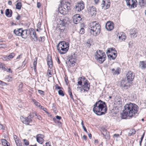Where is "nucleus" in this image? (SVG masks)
I'll list each match as a JSON object with an SVG mask.
<instances>
[{
	"instance_id": "obj_1",
	"label": "nucleus",
	"mask_w": 146,
	"mask_h": 146,
	"mask_svg": "<svg viewBox=\"0 0 146 146\" xmlns=\"http://www.w3.org/2000/svg\"><path fill=\"white\" fill-rule=\"evenodd\" d=\"M138 107L135 104L131 103L126 104L124 106V109L121 114L123 119H126L127 117H134L138 111Z\"/></svg>"
},
{
	"instance_id": "obj_2",
	"label": "nucleus",
	"mask_w": 146,
	"mask_h": 146,
	"mask_svg": "<svg viewBox=\"0 0 146 146\" xmlns=\"http://www.w3.org/2000/svg\"><path fill=\"white\" fill-rule=\"evenodd\" d=\"M93 110L95 113L98 115L105 114L107 111L106 103L101 100H99L94 105Z\"/></svg>"
},
{
	"instance_id": "obj_3",
	"label": "nucleus",
	"mask_w": 146,
	"mask_h": 146,
	"mask_svg": "<svg viewBox=\"0 0 146 146\" xmlns=\"http://www.w3.org/2000/svg\"><path fill=\"white\" fill-rule=\"evenodd\" d=\"M90 25L91 34L94 36L99 35L101 31V26L100 24L95 21L92 22Z\"/></svg>"
},
{
	"instance_id": "obj_4",
	"label": "nucleus",
	"mask_w": 146,
	"mask_h": 146,
	"mask_svg": "<svg viewBox=\"0 0 146 146\" xmlns=\"http://www.w3.org/2000/svg\"><path fill=\"white\" fill-rule=\"evenodd\" d=\"M69 44L65 41L61 42L57 46V50L60 54L65 53L68 50Z\"/></svg>"
},
{
	"instance_id": "obj_5",
	"label": "nucleus",
	"mask_w": 146,
	"mask_h": 146,
	"mask_svg": "<svg viewBox=\"0 0 146 146\" xmlns=\"http://www.w3.org/2000/svg\"><path fill=\"white\" fill-rule=\"evenodd\" d=\"M106 57L105 54L103 51L100 50L96 52L95 59L100 63H102L105 60Z\"/></svg>"
},
{
	"instance_id": "obj_6",
	"label": "nucleus",
	"mask_w": 146,
	"mask_h": 146,
	"mask_svg": "<svg viewBox=\"0 0 146 146\" xmlns=\"http://www.w3.org/2000/svg\"><path fill=\"white\" fill-rule=\"evenodd\" d=\"M66 23L65 19H60L58 23L57 28L59 30L60 32H62L65 29V25Z\"/></svg>"
},
{
	"instance_id": "obj_7",
	"label": "nucleus",
	"mask_w": 146,
	"mask_h": 146,
	"mask_svg": "<svg viewBox=\"0 0 146 146\" xmlns=\"http://www.w3.org/2000/svg\"><path fill=\"white\" fill-rule=\"evenodd\" d=\"M76 59L74 54L68 56L67 58L66 63L69 65L70 66H73L76 62Z\"/></svg>"
},
{
	"instance_id": "obj_8",
	"label": "nucleus",
	"mask_w": 146,
	"mask_h": 146,
	"mask_svg": "<svg viewBox=\"0 0 146 146\" xmlns=\"http://www.w3.org/2000/svg\"><path fill=\"white\" fill-rule=\"evenodd\" d=\"M83 83L84 84L81 88L80 90L84 92L86 91L88 92L90 89V84L87 80H86L85 82L83 81Z\"/></svg>"
},
{
	"instance_id": "obj_9",
	"label": "nucleus",
	"mask_w": 146,
	"mask_h": 146,
	"mask_svg": "<svg viewBox=\"0 0 146 146\" xmlns=\"http://www.w3.org/2000/svg\"><path fill=\"white\" fill-rule=\"evenodd\" d=\"M135 74L131 71H128L126 74V78L127 81H132L135 77Z\"/></svg>"
},
{
	"instance_id": "obj_10",
	"label": "nucleus",
	"mask_w": 146,
	"mask_h": 146,
	"mask_svg": "<svg viewBox=\"0 0 146 146\" xmlns=\"http://www.w3.org/2000/svg\"><path fill=\"white\" fill-rule=\"evenodd\" d=\"M126 2L127 5L131 8H134L137 5L136 0H127Z\"/></svg>"
},
{
	"instance_id": "obj_11",
	"label": "nucleus",
	"mask_w": 146,
	"mask_h": 146,
	"mask_svg": "<svg viewBox=\"0 0 146 146\" xmlns=\"http://www.w3.org/2000/svg\"><path fill=\"white\" fill-rule=\"evenodd\" d=\"M84 5L83 2L81 1L80 3H77L76 5V11L79 12L84 9Z\"/></svg>"
},
{
	"instance_id": "obj_12",
	"label": "nucleus",
	"mask_w": 146,
	"mask_h": 146,
	"mask_svg": "<svg viewBox=\"0 0 146 146\" xmlns=\"http://www.w3.org/2000/svg\"><path fill=\"white\" fill-rule=\"evenodd\" d=\"M106 1L103 0L101 5L102 9H104L108 8L110 7V0H108L107 1L106 0Z\"/></svg>"
},
{
	"instance_id": "obj_13",
	"label": "nucleus",
	"mask_w": 146,
	"mask_h": 146,
	"mask_svg": "<svg viewBox=\"0 0 146 146\" xmlns=\"http://www.w3.org/2000/svg\"><path fill=\"white\" fill-rule=\"evenodd\" d=\"M32 121L31 115H30L27 117L23 118L22 119L23 123L27 125H29V123Z\"/></svg>"
},
{
	"instance_id": "obj_14",
	"label": "nucleus",
	"mask_w": 146,
	"mask_h": 146,
	"mask_svg": "<svg viewBox=\"0 0 146 146\" xmlns=\"http://www.w3.org/2000/svg\"><path fill=\"white\" fill-rule=\"evenodd\" d=\"M73 19L74 23L76 24L79 23L81 21L82 19L79 14H76L74 15L73 17Z\"/></svg>"
},
{
	"instance_id": "obj_15",
	"label": "nucleus",
	"mask_w": 146,
	"mask_h": 146,
	"mask_svg": "<svg viewBox=\"0 0 146 146\" xmlns=\"http://www.w3.org/2000/svg\"><path fill=\"white\" fill-rule=\"evenodd\" d=\"M117 36L119 38L120 41H124L126 38V36L125 34L122 32H121L118 33Z\"/></svg>"
},
{
	"instance_id": "obj_16",
	"label": "nucleus",
	"mask_w": 146,
	"mask_h": 146,
	"mask_svg": "<svg viewBox=\"0 0 146 146\" xmlns=\"http://www.w3.org/2000/svg\"><path fill=\"white\" fill-rule=\"evenodd\" d=\"M96 9L95 7L92 6L88 8V13L92 16L95 15L96 13Z\"/></svg>"
},
{
	"instance_id": "obj_17",
	"label": "nucleus",
	"mask_w": 146,
	"mask_h": 146,
	"mask_svg": "<svg viewBox=\"0 0 146 146\" xmlns=\"http://www.w3.org/2000/svg\"><path fill=\"white\" fill-rule=\"evenodd\" d=\"M113 25V22L110 21L107 22L106 25V29L109 31L112 30L114 28Z\"/></svg>"
},
{
	"instance_id": "obj_18",
	"label": "nucleus",
	"mask_w": 146,
	"mask_h": 146,
	"mask_svg": "<svg viewBox=\"0 0 146 146\" xmlns=\"http://www.w3.org/2000/svg\"><path fill=\"white\" fill-rule=\"evenodd\" d=\"M137 33L138 31L136 29H134L130 30V35L132 37L134 38L137 37Z\"/></svg>"
},
{
	"instance_id": "obj_19",
	"label": "nucleus",
	"mask_w": 146,
	"mask_h": 146,
	"mask_svg": "<svg viewBox=\"0 0 146 146\" xmlns=\"http://www.w3.org/2000/svg\"><path fill=\"white\" fill-rule=\"evenodd\" d=\"M102 134L104 135V138L106 139H108L110 137L109 133L104 128L102 129Z\"/></svg>"
},
{
	"instance_id": "obj_20",
	"label": "nucleus",
	"mask_w": 146,
	"mask_h": 146,
	"mask_svg": "<svg viewBox=\"0 0 146 146\" xmlns=\"http://www.w3.org/2000/svg\"><path fill=\"white\" fill-rule=\"evenodd\" d=\"M44 135L42 134H39L36 135L37 141L39 143L42 144L43 142V138Z\"/></svg>"
},
{
	"instance_id": "obj_21",
	"label": "nucleus",
	"mask_w": 146,
	"mask_h": 146,
	"mask_svg": "<svg viewBox=\"0 0 146 146\" xmlns=\"http://www.w3.org/2000/svg\"><path fill=\"white\" fill-rule=\"evenodd\" d=\"M13 138L17 146H22L21 140L17 138L16 135H13Z\"/></svg>"
},
{
	"instance_id": "obj_22",
	"label": "nucleus",
	"mask_w": 146,
	"mask_h": 146,
	"mask_svg": "<svg viewBox=\"0 0 146 146\" xmlns=\"http://www.w3.org/2000/svg\"><path fill=\"white\" fill-rule=\"evenodd\" d=\"M23 29L19 28L15 29L13 31L14 33L16 35L21 36Z\"/></svg>"
},
{
	"instance_id": "obj_23",
	"label": "nucleus",
	"mask_w": 146,
	"mask_h": 146,
	"mask_svg": "<svg viewBox=\"0 0 146 146\" xmlns=\"http://www.w3.org/2000/svg\"><path fill=\"white\" fill-rule=\"evenodd\" d=\"M52 62L51 56H48L47 57V64L50 68H52Z\"/></svg>"
},
{
	"instance_id": "obj_24",
	"label": "nucleus",
	"mask_w": 146,
	"mask_h": 146,
	"mask_svg": "<svg viewBox=\"0 0 146 146\" xmlns=\"http://www.w3.org/2000/svg\"><path fill=\"white\" fill-rule=\"evenodd\" d=\"M107 55L108 58H111L112 60H114L117 56V51H114V52H112V54L111 53L110 54H108V53Z\"/></svg>"
},
{
	"instance_id": "obj_25",
	"label": "nucleus",
	"mask_w": 146,
	"mask_h": 146,
	"mask_svg": "<svg viewBox=\"0 0 146 146\" xmlns=\"http://www.w3.org/2000/svg\"><path fill=\"white\" fill-rule=\"evenodd\" d=\"M30 35L34 41H36L37 40V36L36 33L35 31H32L30 33Z\"/></svg>"
},
{
	"instance_id": "obj_26",
	"label": "nucleus",
	"mask_w": 146,
	"mask_h": 146,
	"mask_svg": "<svg viewBox=\"0 0 146 146\" xmlns=\"http://www.w3.org/2000/svg\"><path fill=\"white\" fill-rule=\"evenodd\" d=\"M70 4V2H66L65 4L63 5V7L65 9L66 12H68L71 9Z\"/></svg>"
},
{
	"instance_id": "obj_27",
	"label": "nucleus",
	"mask_w": 146,
	"mask_h": 146,
	"mask_svg": "<svg viewBox=\"0 0 146 146\" xmlns=\"http://www.w3.org/2000/svg\"><path fill=\"white\" fill-rule=\"evenodd\" d=\"M12 14V11L11 10L9 9H7L6 10L5 15L8 17H11Z\"/></svg>"
},
{
	"instance_id": "obj_28",
	"label": "nucleus",
	"mask_w": 146,
	"mask_h": 146,
	"mask_svg": "<svg viewBox=\"0 0 146 146\" xmlns=\"http://www.w3.org/2000/svg\"><path fill=\"white\" fill-rule=\"evenodd\" d=\"M28 30H23L22 32L21 36L23 38H25L27 36V33Z\"/></svg>"
},
{
	"instance_id": "obj_29",
	"label": "nucleus",
	"mask_w": 146,
	"mask_h": 146,
	"mask_svg": "<svg viewBox=\"0 0 146 146\" xmlns=\"http://www.w3.org/2000/svg\"><path fill=\"white\" fill-rule=\"evenodd\" d=\"M58 11L61 14H64L66 12V9L63 6L59 7Z\"/></svg>"
},
{
	"instance_id": "obj_30",
	"label": "nucleus",
	"mask_w": 146,
	"mask_h": 146,
	"mask_svg": "<svg viewBox=\"0 0 146 146\" xmlns=\"http://www.w3.org/2000/svg\"><path fill=\"white\" fill-rule=\"evenodd\" d=\"M61 119V117L58 115H56V118H53V120L56 123H59L60 122V121L59 120H57L56 119L59 120Z\"/></svg>"
},
{
	"instance_id": "obj_31",
	"label": "nucleus",
	"mask_w": 146,
	"mask_h": 146,
	"mask_svg": "<svg viewBox=\"0 0 146 146\" xmlns=\"http://www.w3.org/2000/svg\"><path fill=\"white\" fill-rule=\"evenodd\" d=\"M68 92L69 95H70V97L73 101H74V99L73 98V97L72 94V93L71 90L70 88H68Z\"/></svg>"
},
{
	"instance_id": "obj_32",
	"label": "nucleus",
	"mask_w": 146,
	"mask_h": 146,
	"mask_svg": "<svg viewBox=\"0 0 146 146\" xmlns=\"http://www.w3.org/2000/svg\"><path fill=\"white\" fill-rule=\"evenodd\" d=\"M114 51H116L115 48H112L108 49L107 51V54H108V53H111L112 54V52H114Z\"/></svg>"
},
{
	"instance_id": "obj_33",
	"label": "nucleus",
	"mask_w": 146,
	"mask_h": 146,
	"mask_svg": "<svg viewBox=\"0 0 146 146\" xmlns=\"http://www.w3.org/2000/svg\"><path fill=\"white\" fill-rule=\"evenodd\" d=\"M22 6L21 3L19 2L17 3L16 5V8L17 9L20 10Z\"/></svg>"
},
{
	"instance_id": "obj_34",
	"label": "nucleus",
	"mask_w": 146,
	"mask_h": 146,
	"mask_svg": "<svg viewBox=\"0 0 146 146\" xmlns=\"http://www.w3.org/2000/svg\"><path fill=\"white\" fill-rule=\"evenodd\" d=\"M141 68L143 69L146 68V63H145L144 61H141L140 62Z\"/></svg>"
},
{
	"instance_id": "obj_35",
	"label": "nucleus",
	"mask_w": 146,
	"mask_h": 146,
	"mask_svg": "<svg viewBox=\"0 0 146 146\" xmlns=\"http://www.w3.org/2000/svg\"><path fill=\"white\" fill-rule=\"evenodd\" d=\"M37 58L36 57L35 58L33 63V67L34 68V70L35 71L36 70V66L37 64Z\"/></svg>"
},
{
	"instance_id": "obj_36",
	"label": "nucleus",
	"mask_w": 146,
	"mask_h": 146,
	"mask_svg": "<svg viewBox=\"0 0 146 146\" xmlns=\"http://www.w3.org/2000/svg\"><path fill=\"white\" fill-rule=\"evenodd\" d=\"M141 6H145L146 5V2L144 0H141L139 1Z\"/></svg>"
},
{
	"instance_id": "obj_37",
	"label": "nucleus",
	"mask_w": 146,
	"mask_h": 146,
	"mask_svg": "<svg viewBox=\"0 0 146 146\" xmlns=\"http://www.w3.org/2000/svg\"><path fill=\"white\" fill-rule=\"evenodd\" d=\"M86 80L85 78L83 76H82L81 77H80L78 79V80L79 81H81V82H83V81L85 82V80Z\"/></svg>"
},
{
	"instance_id": "obj_38",
	"label": "nucleus",
	"mask_w": 146,
	"mask_h": 146,
	"mask_svg": "<svg viewBox=\"0 0 146 146\" xmlns=\"http://www.w3.org/2000/svg\"><path fill=\"white\" fill-rule=\"evenodd\" d=\"M120 71V69L119 67L117 68L116 70L113 72V74H119Z\"/></svg>"
},
{
	"instance_id": "obj_39",
	"label": "nucleus",
	"mask_w": 146,
	"mask_h": 146,
	"mask_svg": "<svg viewBox=\"0 0 146 146\" xmlns=\"http://www.w3.org/2000/svg\"><path fill=\"white\" fill-rule=\"evenodd\" d=\"M3 141H4L2 142L3 146H9L8 142L5 139L3 140Z\"/></svg>"
},
{
	"instance_id": "obj_40",
	"label": "nucleus",
	"mask_w": 146,
	"mask_h": 146,
	"mask_svg": "<svg viewBox=\"0 0 146 146\" xmlns=\"http://www.w3.org/2000/svg\"><path fill=\"white\" fill-rule=\"evenodd\" d=\"M15 55L14 53H12L11 54L9 55L8 56L9 60L13 58L15 56Z\"/></svg>"
},
{
	"instance_id": "obj_41",
	"label": "nucleus",
	"mask_w": 146,
	"mask_h": 146,
	"mask_svg": "<svg viewBox=\"0 0 146 146\" xmlns=\"http://www.w3.org/2000/svg\"><path fill=\"white\" fill-rule=\"evenodd\" d=\"M58 93L60 95L63 96H64V94L63 93V91L61 90H59L58 91Z\"/></svg>"
},
{
	"instance_id": "obj_42",
	"label": "nucleus",
	"mask_w": 146,
	"mask_h": 146,
	"mask_svg": "<svg viewBox=\"0 0 146 146\" xmlns=\"http://www.w3.org/2000/svg\"><path fill=\"white\" fill-rule=\"evenodd\" d=\"M121 86L122 87H123L124 89L126 90L128 89V88L130 87L129 86V85H127L125 84L123 85L122 84H121Z\"/></svg>"
},
{
	"instance_id": "obj_43",
	"label": "nucleus",
	"mask_w": 146,
	"mask_h": 146,
	"mask_svg": "<svg viewBox=\"0 0 146 146\" xmlns=\"http://www.w3.org/2000/svg\"><path fill=\"white\" fill-rule=\"evenodd\" d=\"M130 132H131V133L130 132L129 133V136H131L132 135L134 134L135 133V131L134 129H132L130 131Z\"/></svg>"
},
{
	"instance_id": "obj_44",
	"label": "nucleus",
	"mask_w": 146,
	"mask_h": 146,
	"mask_svg": "<svg viewBox=\"0 0 146 146\" xmlns=\"http://www.w3.org/2000/svg\"><path fill=\"white\" fill-rule=\"evenodd\" d=\"M23 141L24 143L25 144V145H29V141L28 140H27L26 139H24L23 140Z\"/></svg>"
},
{
	"instance_id": "obj_45",
	"label": "nucleus",
	"mask_w": 146,
	"mask_h": 146,
	"mask_svg": "<svg viewBox=\"0 0 146 146\" xmlns=\"http://www.w3.org/2000/svg\"><path fill=\"white\" fill-rule=\"evenodd\" d=\"M85 30L84 28H82L80 29L79 33L80 34H83L84 33Z\"/></svg>"
},
{
	"instance_id": "obj_46",
	"label": "nucleus",
	"mask_w": 146,
	"mask_h": 146,
	"mask_svg": "<svg viewBox=\"0 0 146 146\" xmlns=\"http://www.w3.org/2000/svg\"><path fill=\"white\" fill-rule=\"evenodd\" d=\"M127 82L125 83V84L127 85H129V86L130 87L132 83V81L129 82V81H127Z\"/></svg>"
},
{
	"instance_id": "obj_47",
	"label": "nucleus",
	"mask_w": 146,
	"mask_h": 146,
	"mask_svg": "<svg viewBox=\"0 0 146 146\" xmlns=\"http://www.w3.org/2000/svg\"><path fill=\"white\" fill-rule=\"evenodd\" d=\"M40 107L41 108V109H42L47 113H49L46 111L47 109L46 108L44 107L43 106H41Z\"/></svg>"
},
{
	"instance_id": "obj_48",
	"label": "nucleus",
	"mask_w": 146,
	"mask_h": 146,
	"mask_svg": "<svg viewBox=\"0 0 146 146\" xmlns=\"http://www.w3.org/2000/svg\"><path fill=\"white\" fill-rule=\"evenodd\" d=\"M44 40V37H40L39 38H38V40L39 41H42L43 40Z\"/></svg>"
},
{
	"instance_id": "obj_49",
	"label": "nucleus",
	"mask_w": 146,
	"mask_h": 146,
	"mask_svg": "<svg viewBox=\"0 0 146 146\" xmlns=\"http://www.w3.org/2000/svg\"><path fill=\"white\" fill-rule=\"evenodd\" d=\"M35 115L37 116V118L39 120H41L42 119V117L40 115H37L36 113H35Z\"/></svg>"
},
{
	"instance_id": "obj_50",
	"label": "nucleus",
	"mask_w": 146,
	"mask_h": 146,
	"mask_svg": "<svg viewBox=\"0 0 146 146\" xmlns=\"http://www.w3.org/2000/svg\"><path fill=\"white\" fill-rule=\"evenodd\" d=\"M23 84L22 83H21L19 85V90H20L21 91V89L23 88Z\"/></svg>"
},
{
	"instance_id": "obj_51",
	"label": "nucleus",
	"mask_w": 146,
	"mask_h": 146,
	"mask_svg": "<svg viewBox=\"0 0 146 146\" xmlns=\"http://www.w3.org/2000/svg\"><path fill=\"white\" fill-rule=\"evenodd\" d=\"M35 105L37 106H39L40 107L41 106L40 105L39 103L37 102H35Z\"/></svg>"
},
{
	"instance_id": "obj_52",
	"label": "nucleus",
	"mask_w": 146,
	"mask_h": 146,
	"mask_svg": "<svg viewBox=\"0 0 146 146\" xmlns=\"http://www.w3.org/2000/svg\"><path fill=\"white\" fill-rule=\"evenodd\" d=\"M38 92L41 95H44V92L43 91L39 90H38Z\"/></svg>"
},
{
	"instance_id": "obj_53",
	"label": "nucleus",
	"mask_w": 146,
	"mask_h": 146,
	"mask_svg": "<svg viewBox=\"0 0 146 146\" xmlns=\"http://www.w3.org/2000/svg\"><path fill=\"white\" fill-rule=\"evenodd\" d=\"M3 59L4 60H7L8 59L9 60V58L8 56H4L3 58Z\"/></svg>"
},
{
	"instance_id": "obj_54",
	"label": "nucleus",
	"mask_w": 146,
	"mask_h": 146,
	"mask_svg": "<svg viewBox=\"0 0 146 146\" xmlns=\"http://www.w3.org/2000/svg\"><path fill=\"white\" fill-rule=\"evenodd\" d=\"M117 103L118 104H119V106H120V105H122V102L120 100H118L117 102Z\"/></svg>"
},
{
	"instance_id": "obj_55",
	"label": "nucleus",
	"mask_w": 146,
	"mask_h": 146,
	"mask_svg": "<svg viewBox=\"0 0 146 146\" xmlns=\"http://www.w3.org/2000/svg\"><path fill=\"white\" fill-rule=\"evenodd\" d=\"M6 83L3 82H2L1 80H0V84L1 85L3 86L5 85V84H6Z\"/></svg>"
},
{
	"instance_id": "obj_56",
	"label": "nucleus",
	"mask_w": 146,
	"mask_h": 146,
	"mask_svg": "<svg viewBox=\"0 0 146 146\" xmlns=\"http://www.w3.org/2000/svg\"><path fill=\"white\" fill-rule=\"evenodd\" d=\"M60 86H58V85L56 84V86H55V89L58 90V89H60Z\"/></svg>"
},
{
	"instance_id": "obj_57",
	"label": "nucleus",
	"mask_w": 146,
	"mask_h": 146,
	"mask_svg": "<svg viewBox=\"0 0 146 146\" xmlns=\"http://www.w3.org/2000/svg\"><path fill=\"white\" fill-rule=\"evenodd\" d=\"M82 82H81V81L78 80L77 85H82Z\"/></svg>"
},
{
	"instance_id": "obj_58",
	"label": "nucleus",
	"mask_w": 146,
	"mask_h": 146,
	"mask_svg": "<svg viewBox=\"0 0 146 146\" xmlns=\"http://www.w3.org/2000/svg\"><path fill=\"white\" fill-rule=\"evenodd\" d=\"M37 7L38 8H39L41 6V4L39 2H37Z\"/></svg>"
},
{
	"instance_id": "obj_59",
	"label": "nucleus",
	"mask_w": 146,
	"mask_h": 146,
	"mask_svg": "<svg viewBox=\"0 0 146 146\" xmlns=\"http://www.w3.org/2000/svg\"><path fill=\"white\" fill-rule=\"evenodd\" d=\"M41 25V23L40 22H38L37 25V27L38 28H40Z\"/></svg>"
},
{
	"instance_id": "obj_60",
	"label": "nucleus",
	"mask_w": 146,
	"mask_h": 146,
	"mask_svg": "<svg viewBox=\"0 0 146 146\" xmlns=\"http://www.w3.org/2000/svg\"><path fill=\"white\" fill-rule=\"evenodd\" d=\"M21 17L19 15H18L17 16L16 18V19L18 20H19L20 19Z\"/></svg>"
},
{
	"instance_id": "obj_61",
	"label": "nucleus",
	"mask_w": 146,
	"mask_h": 146,
	"mask_svg": "<svg viewBox=\"0 0 146 146\" xmlns=\"http://www.w3.org/2000/svg\"><path fill=\"white\" fill-rule=\"evenodd\" d=\"M45 144V146H51L49 142L46 143Z\"/></svg>"
},
{
	"instance_id": "obj_62",
	"label": "nucleus",
	"mask_w": 146,
	"mask_h": 146,
	"mask_svg": "<svg viewBox=\"0 0 146 146\" xmlns=\"http://www.w3.org/2000/svg\"><path fill=\"white\" fill-rule=\"evenodd\" d=\"M83 127L84 130V131H85L87 133H88V132L87 131V129H86L85 127V126H83V127Z\"/></svg>"
},
{
	"instance_id": "obj_63",
	"label": "nucleus",
	"mask_w": 146,
	"mask_h": 146,
	"mask_svg": "<svg viewBox=\"0 0 146 146\" xmlns=\"http://www.w3.org/2000/svg\"><path fill=\"white\" fill-rule=\"evenodd\" d=\"M113 135L115 137H119V135L118 134H115L114 135Z\"/></svg>"
},
{
	"instance_id": "obj_64",
	"label": "nucleus",
	"mask_w": 146,
	"mask_h": 146,
	"mask_svg": "<svg viewBox=\"0 0 146 146\" xmlns=\"http://www.w3.org/2000/svg\"><path fill=\"white\" fill-rule=\"evenodd\" d=\"M8 3L9 5H11L12 3L11 1H9L8 2Z\"/></svg>"
}]
</instances>
